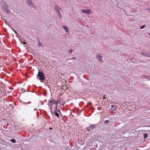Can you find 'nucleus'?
<instances>
[{"mask_svg":"<svg viewBox=\"0 0 150 150\" xmlns=\"http://www.w3.org/2000/svg\"><path fill=\"white\" fill-rule=\"evenodd\" d=\"M13 30L14 31V33H15L16 34H17V33L16 31H15V30Z\"/></svg>","mask_w":150,"mask_h":150,"instance_id":"nucleus-27","label":"nucleus"},{"mask_svg":"<svg viewBox=\"0 0 150 150\" xmlns=\"http://www.w3.org/2000/svg\"><path fill=\"white\" fill-rule=\"evenodd\" d=\"M96 57L97 58L98 60H99L101 62H102V57L100 54H97L96 55Z\"/></svg>","mask_w":150,"mask_h":150,"instance_id":"nucleus-6","label":"nucleus"},{"mask_svg":"<svg viewBox=\"0 0 150 150\" xmlns=\"http://www.w3.org/2000/svg\"><path fill=\"white\" fill-rule=\"evenodd\" d=\"M55 108H57V104L58 103H57V102L55 101Z\"/></svg>","mask_w":150,"mask_h":150,"instance_id":"nucleus-22","label":"nucleus"},{"mask_svg":"<svg viewBox=\"0 0 150 150\" xmlns=\"http://www.w3.org/2000/svg\"><path fill=\"white\" fill-rule=\"evenodd\" d=\"M23 91H24V89L23 88H22L21 89V91L22 92Z\"/></svg>","mask_w":150,"mask_h":150,"instance_id":"nucleus-28","label":"nucleus"},{"mask_svg":"<svg viewBox=\"0 0 150 150\" xmlns=\"http://www.w3.org/2000/svg\"><path fill=\"white\" fill-rule=\"evenodd\" d=\"M58 112L60 114H61V112H60V110L59 111V112Z\"/></svg>","mask_w":150,"mask_h":150,"instance_id":"nucleus-31","label":"nucleus"},{"mask_svg":"<svg viewBox=\"0 0 150 150\" xmlns=\"http://www.w3.org/2000/svg\"><path fill=\"white\" fill-rule=\"evenodd\" d=\"M55 101L54 100L52 99H50L49 101L50 103L52 104H53L54 103H55Z\"/></svg>","mask_w":150,"mask_h":150,"instance_id":"nucleus-14","label":"nucleus"},{"mask_svg":"<svg viewBox=\"0 0 150 150\" xmlns=\"http://www.w3.org/2000/svg\"><path fill=\"white\" fill-rule=\"evenodd\" d=\"M72 58L74 59V60H76V58L75 57H73Z\"/></svg>","mask_w":150,"mask_h":150,"instance_id":"nucleus-26","label":"nucleus"},{"mask_svg":"<svg viewBox=\"0 0 150 150\" xmlns=\"http://www.w3.org/2000/svg\"><path fill=\"white\" fill-rule=\"evenodd\" d=\"M51 128H50V129H51Z\"/></svg>","mask_w":150,"mask_h":150,"instance_id":"nucleus-35","label":"nucleus"},{"mask_svg":"<svg viewBox=\"0 0 150 150\" xmlns=\"http://www.w3.org/2000/svg\"><path fill=\"white\" fill-rule=\"evenodd\" d=\"M141 54L143 55V56L145 57H150V55L147 52H142L141 53Z\"/></svg>","mask_w":150,"mask_h":150,"instance_id":"nucleus-5","label":"nucleus"},{"mask_svg":"<svg viewBox=\"0 0 150 150\" xmlns=\"http://www.w3.org/2000/svg\"><path fill=\"white\" fill-rule=\"evenodd\" d=\"M11 141L12 143H15L16 142V140L15 139H11Z\"/></svg>","mask_w":150,"mask_h":150,"instance_id":"nucleus-17","label":"nucleus"},{"mask_svg":"<svg viewBox=\"0 0 150 150\" xmlns=\"http://www.w3.org/2000/svg\"><path fill=\"white\" fill-rule=\"evenodd\" d=\"M51 106H52V105H51H51H50V110H51V111H52V108H51Z\"/></svg>","mask_w":150,"mask_h":150,"instance_id":"nucleus-25","label":"nucleus"},{"mask_svg":"<svg viewBox=\"0 0 150 150\" xmlns=\"http://www.w3.org/2000/svg\"><path fill=\"white\" fill-rule=\"evenodd\" d=\"M81 11L83 13H88L89 14H90L91 13V10L89 9H87L86 10L82 9L81 10Z\"/></svg>","mask_w":150,"mask_h":150,"instance_id":"nucleus-4","label":"nucleus"},{"mask_svg":"<svg viewBox=\"0 0 150 150\" xmlns=\"http://www.w3.org/2000/svg\"><path fill=\"white\" fill-rule=\"evenodd\" d=\"M42 44L40 42V41H38V46L39 47H42Z\"/></svg>","mask_w":150,"mask_h":150,"instance_id":"nucleus-18","label":"nucleus"},{"mask_svg":"<svg viewBox=\"0 0 150 150\" xmlns=\"http://www.w3.org/2000/svg\"><path fill=\"white\" fill-rule=\"evenodd\" d=\"M56 102H57V103L61 105H64L63 104H62L63 100L62 99H60L59 100L57 101H56Z\"/></svg>","mask_w":150,"mask_h":150,"instance_id":"nucleus-8","label":"nucleus"},{"mask_svg":"<svg viewBox=\"0 0 150 150\" xmlns=\"http://www.w3.org/2000/svg\"><path fill=\"white\" fill-rule=\"evenodd\" d=\"M1 8L5 12L9 14L10 13V11L8 10V6L5 2H2L1 3Z\"/></svg>","mask_w":150,"mask_h":150,"instance_id":"nucleus-2","label":"nucleus"},{"mask_svg":"<svg viewBox=\"0 0 150 150\" xmlns=\"http://www.w3.org/2000/svg\"><path fill=\"white\" fill-rule=\"evenodd\" d=\"M35 110H37V109H35Z\"/></svg>","mask_w":150,"mask_h":150,"instance_id":"nucleus-33","label":"nucleus"},{"mask_svg":"<svg viewBox=\"0 0 150 150\" xmlns=\"http://www.w3.org/2000/svg\"><path fill=\"white\" fill-rule=\"evenodd\" d=\"M23 44H26V42H23Z\"/></svg>","mask_w":150,"mask_h":150,"instance_id":"nucleus-29","label":"nucleus"},{"mask_svg":"<svg viewBox=\"0 0 150 150\" xmlns=\"http://www.w3.org/2000/svg\"><path fill=\"white\" fill-rule=\"evenodd\" d=\"M55 9L57 11H62V9L60 8L57 5L55 6Z\"/></svg>","mask_w":150,"mask_h":150,"instance_id":"nucleus-7","label":"nucleus"},{"mask_svg":"<svg viewBox=\"0 0 150 150\" xmlns=\"http://www.w3.org/2000/svg\"><path fill=\"white\" fill-rule=\"evenodd\" d=\"M88 0L89 1H91V0Z\"/></svg>","mask_w":150,"mask_h":150,"instance_id":"nucleus-36","label":"nucleus"},{"mask_svg":"<svg viewBox=\"0 0 150 150\" xmlns=\"http://www.w3.org/2000/svg\"><path fill=\"white\" fill-rule=\"evenodd\" d=\"M60 11H57V15L59 17V18H61V16L62 15L60 13Z\"/></svg>","mask_w":150,"mask_h":150,"instance_id":"nucleus-12","label":"nucleus"},{"mask_svg":"<svg viewBox=\"0 0 150 150\" xmlns=\"http://www.w3.org/2000/svg\"><path fill=\"white\" fill-rule=\"evenodd\" d=\"M26 2L28 5L30 6L31 8L34 7L36 8V7L34 5L33 3L32 2L31 0H26Z\"/></svg>","mask_w":150,"mask_h":150,"instance_id":"nucleus-3","label":"nucleus"},{"mask_svg":"<svg viewBox=\"0 0 150 150\" xmlns=\"http://www.w3.org/2000/svg\"><path fill=\"white\" fill-rule=\"evenodd\" d=\"M149 35L150 36V33H149Z\"/></svg>","mask_w":150,"mask_h":150,"instance_id":"nucleus-32","label":"nucleus"},{"mask_svg":"<svg viewBox=\"0 0 150 150\" xmlns=\"http://www.w3.org/2000/svg\"><path fill=\"white\" fill-rule=\"evenodd\" d=\"M149 77V76H146V75H143L142 76V77L143 79H147V78H148Z\"/></svg>","mask_w":150,"mask_h":150,"instance_id":"nucleus-15","label":"nucleus"},{"mask_svg":"<svg viewBox=\"0 0 150 150\" xmlns=\"http://www.w3.org/2000/svg\"><path fill=\"white\" fill-rule=\"evenodd\" d=\"M111 108L113 111H115L116 109V107H115V106L114 105H111Z\"/></svg>","mask_w":150,"mask_h":150,"instance_id":"nucleus-13","label":"nucleus"},{"mask_svg":"<svg viewBox=\"0 0 150 150\" xmlns=\"http://www.w3.org/2000/svg\"><path fill=\"white\" fill-rule=\"evenodd\" d=\"M96 126V125H93V124H90V127H91V129H93Z\"/></svg>","mask_w":150,"mask_h":150,"instance_id":"nucleus-11","label":"nucleus"},{"mask_svg":"<svg viewBox=\"0 0 150 150\" xmlns=\"http://www.w3.org/2000/svg\"><path fill=\"white\" fill-rule=\"evenodd\" d=\"M62 28H64L65 30V31L67 33L69 32V29L68 27L67 26H62Z\"/></svg>","mask_w":150,"mask_h":150,"instance_id":"nucleus-9","label":"nucleus"},{"mask_svg":"<svg viewBox=\"0 0 150 150\" xmlns=\"http://www.w3.org/2000/svg\"><path fill=\"white\" fill-rule=\"evenodd\" d=\"M31 103V102L30 101L28 102V103H28V104H30V103Z\"/></svg>","mask_w":150,"mask_h":150,"instance_id":"nucleus-30","label":"nucleus"},{"mask_svg":"<svg viewBox=\"0 0 150 150\" xmlns=\"http://www.w3.org/2000/svg\"><path fill=\"white\" fill-rule=\"evenodd\" d=\"M59 111H60L59 109H58L57 108H55V110H54V112H59Z\"/></svg>","mask_w":150,"mask_h":150,"instance_id":"nucleus-20","label":"nucleus"},{"mask_svg":"<svg viewBox=\"0 0 150 150\" xmlns=\"http://www.w3.org/2000/svg\"><path fill=\"white\" fill-rule=\"evenodd\" d=\"M51 112L52 114H55V115H56L57 116V117H59V115L58 113V112H53L52 111H51Z\"/></svg>","mask_w":150,"mask_h":150,"instance_id":"nucleus-10","label":"nucleus"},{"mask_svg":"<svg viewBox=\"0 0 150 150\" xmlns=\"http://www.w3.org/2000/svg\"><path fill=\"white\" fill-rule=\"evenodd\" d=\"M144 137L146 139L148 137V134L146 133H144Z\"/></svg>","mask_w":150,"mask_h":150,"instance_id":"nucleus-19","label":"nucleus"},{"mask_svg":"<svg viewBox=\"0 0 150 150\" xmlns=\"http://www.w3.org/2000/svg\"><path fill=\"white\" fill-rule=\"evenodd\" d=\"M73 51V50L72 49H70L69 51H68V52L69 53H70L72 51Z\"/></svg>","mask_w":150,"mask_h":150,"instance_id":"nucleus-24","label":"nucleus"},{"mask_svg":"<svg viewBox=\"0 0 150 150\" xmlns=\"http://www.w3.org/2000/svg\"><path fill=\"white\" fill-rule=\"evenodd\" d=\"M109 122V121L108 120H106L104 121V123L105 124L108 123Z\"/></svg>","mask_w":150,"mask_h":150,"instance_id":"nucleus-23","label":"nucleus"},{"mask_svg":"<svg viewBox=\"0 0 150 150\" xmlns=\"http://www.w3.org/2000/svg\"><path fill=\"white\" fill-rule=\"evenodd\" d=\"M85 129L87 130L88 131H90L91 129L90 127H86Z\"/></svg>","mask_w":150,"mask_h":150,"instance_id":"nucleus-16","label":"nucleus"},{"mask_svg":"<svg viewBox=\"0 0 150 150\" xmlns=\"http://www.w3.org/2000/svg\"><path fill=\"white\" fill-rule=\"evenodd\" d=\"M145 25H143L140 26V28L141 29H143V28H145Z\"/></svg>","mask_w":150,"mask_h":150,"instance_id":"nucleus-21","label":"nucleus"},{"mask_svg":"<svg viewBox=\"0 0 150 150\" xmlns=\"http://www.w3.org/2000/svg\"><path fill=\"white\" fill-rule=\"evenodd\" d=\"M37 79L39 80L41 82H43L45 79L44 73L40 71H39L37 76Z\"/></svg>","mask_w":150,"mask_h":150,"instance_id":"nucleus-1","label":"nucleus"},{"mask_svg":"<svg viewBox=\"0 0 150 150\" xmlns=\"http://www.w3.org/2000/svg\"><path fill=\"white\" fill-rule=\"evenodd\" d=\"M149 80V79L148 80H147V81H148Z\"/></svg>","mask_w":150,"mask_h":150,"instance_id":"nucleus-34","label":"nucleus"}]
</instances>
